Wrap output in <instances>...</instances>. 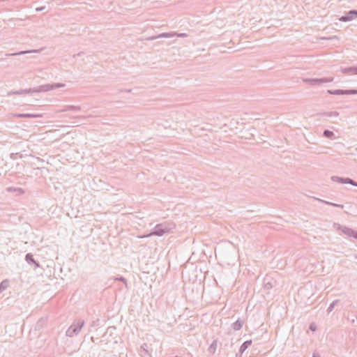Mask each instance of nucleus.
Listing matches in <instances>:
<instances>
[{
    "label": "nucleus",
    "mask_w": 357,
    "mask_h": 357,
    "mask_svg": "<svg viewBox=\"0 0 357 357\" xmlns=\"http://www.w3.org/2000/svg\"><path fill=\"white\" fill-rule=\"evenodd\" d=\"M64 86H65V84H61V83L47 84L38 86H37L36 88H33V89H23V91H24V93L47 92V91H49L51 90L63 87Z\"/></svg>",
    "instance_id": "f257e3e1"
},
{
    "label": "nucleus",
    "mask_w": 357,
    "mask_h": 357,
    "mask_svg": "<svg viewBox=\"0 0 357 357\" xmlns=\"http://www.w3.org/2000/svg\"><path fill=\"white\" fill-rule=\"evenodd\" d=\"M174 227V225H173L172 227H169V225L167 223H161L158 224L154 229L151 231L150 234L144 236V237H149L151 236H162L165 233L169 232L172 228Z\"/></svg>",
    "instance_id": "f03ea898"
},
{
    "label": "nucleus",
    "mask_w": 357,
    "mask_h": 357,
    "mask_svg": "<svg viewBox=\"0 0 357 357\" xmlns=\"http://www.w3.org/2000/svg\"><path fill=\"white\" fill-rule=\"evenodd\" d=\"M84 325V320L79 319L77 321H75L66 331V335L70 337H73L74 336L77 335L80 331L82 330Z\"/></svg>",
    "instance_id": "7ed1b4c3"
},
{
    "label": "nucleus",
    "mask_w": 357,
    "mask_h": 357,
    "mask_svg": "<svg viewBox=\"0 0 357 357\" xmlns=\"http://www.w3.org/2000/svg\"><path fill=\"white\" fill-rule=\"evenodd\" d=\"M303 81L312 86L321 85L325 83H329L333 81V77H324V78H307Z\"/></svg>",
    "instance_id": "20e7f679"
},
{
    "label": "nucleus",
    "mask_w": 357,
    "mask_h": 357,
    "mask_svg": "<svg viewBox=\"0 0 357 357\" xmlns=\"http://www.w3.org/2000/svg\"><path fill=\"white\" fill-rule=\"evenodd\" d=\"M333 227L337 229L340 230L342 232V234H344V235L349 238H354L355 234H356L357 231L351 228L342 226L338 223H334Z\"/></svg>",
    "instance_id": "39448f33"
},
{
    "label": "nucleus",
    "mask_w": 357,
    "mask_h": 357,
    "mask_svg": "<svg viewBox=\"0 0 357 357\" xmlns=\"http://www.w3.org/2000/svg\"><path fill=\"white\" fill-rule=\"evenodd\" d=\"M327 93L331 95H355L357 94L356 89H350V90H343V89H336V90H328Z\"/></svg>",
    "instance_id": "423d86ee"
},
{
    "label": "nucleus",
    "mask_w": 357,
    "mask_h": 357,
    "mask_svg": "<svg viewBox=\"0 0 357 357\" xmlns=\"http://www.w3.org/2000/svg\"><path fill=\"white\" fill-rule=\"evenodd\" d=\"M331 180L333 181L337 182L340 183L351 184L354 186L357 187V182L350 178H343V177L333 176L331 177Z\"/></svg>",
    "instance_id": "0eeeda50"
},
{
    "label": "nucleus",
    "mask_w": 357,
    "mask_h": 357,
    "mask_svg": "<svg viewBox=\"0 0 357 357\" xmlns=\"http://www.w3.org/2000/svg\"><path fill=\"white\" fill-rule=\"evenodd\" d=\"M357 18V10H351L345 15H342L340 20L342 22H349Z\"/></svg>",
    "instance_id": "6e6552de"
},
{
    "label": "nucleus",
    "mask_w": 357,
    "mask_h": 357,
    "mask_svg": "<svg viewBox=\"0 0 357 357\" xmlns=\"http://www.w3.org/2000/svg\"><path fill=\"white\" fill-rule=\"evenodd\" d=\"M175 35H176V32H174V31L168 32V33H162L157 36H153L149 37L147 38V40H156V39L160 38H172V37L175 36Z\"/></svg>",
    "instance_id": "1a4fd4ad"
},
{
    "label": "nucleus",
    "mask_w": 357,
    "mask_h": 357,
    "mask_svg": "<svg viewBox=\"0 0 357 357\" xmlns=\"http://www.w3.org/2000/svg\"><path fill=\"white\" fill-rule=\"evenodd\" d=\"M25 259L29 264H34L36 268L39 266L38 263L34 259L32 254H26L25 256Z\"/></svg>",
    "instance_id": "9d476101"
},
{
    "label": "nucleus",
    "mask_w": 357,
    "mask_h": 357,
    "mask_svg": "<svg viewBox=\"0 0 357 357\" xmlns=\"http://www.w3.org/2000/svg\"><path fill=\"white\" fill-rule=\"evenodd\" d=\"M32 52H39V50H33L21 51L19 52L10 53V54L7 53L5 54V56H14L22 55V54H29V53H32Z\"/></svg>",
    "instance_id": "9b49d317"
},
{
    "label": "nucleus",
    "mask_w": 357,
    "mask_h": 357,
    "mask_svg": "<svg viewBox=\"0 0 357 357\" xmlns=\"http://www.w3.org/2000/svg\"><path fill=\"white\" fill-rule=\"evenodd\" d=\"M342 72L343 74L351 73L354 75H357V66L343 68L342 69Z\"/></svg>",
    "instance_id": "f8f14e48"
},
{
    "label": "nucleus",
    "mask_w": 357,
    "mask_h": 357,
    "mask_svg": "<svg viewBox=\"0 0 357 357\" xmlns=\"http://www.w3.org/2000/svg\"><path fill=\"white\" fill-rule=\"evenodd\" d=\"M251 340L244 342L240 347L239 353L242 354L248 348V347L251 345Z\"/></svg>",
    "instance_id": "ddd939ff"
},
{
    "label": "nucleus",
    "mask_w": 357,
    "mask_h": 357,
    "mask_svg": "<svg viewBox=\"0 0 357 357\" xmlns=\"http://www.w3.org/2000/svg\"><path fill=\"white\" fill-rule=\"evenodd\" d=\"M17 116H18L20 118L35 119V118L41 117L42 115L41 114H19L17 115Z\"/></svg>",
    "instance_id": "4468645a"
},
{
    "label": "nucleus",
    "mask_w": 357,
    "mask_h": 357,
    "mask_svg": "<svg viewBox=\"0 0 357 357\" xmlns=\"http://www.w3.org/2000/svg\"><path fill=\"white\" fill-rule=\"evenodd\" d=\"M315 199L317 201H319V202H320L321 203L326 204L327 205H331V206H335V207H339V208H344V205H342V204H335V203H333V202H328V201H325V200L321 199L319 198H315Z\"/></svg>",
    "instance_id": "2eb2a0df"
},
{
    "label": "nucleus",
    "mask_w": 357,
    "mask_h": 357,
    "mask_svg": "<svg viewBox=\"0 0 357 357\" xmlns=\"http://www.w3.org/2000/svg\"><path fill=\"white\" fill-rule=\"evenodd\" d=\"M6 191L9 192H18L19 194H23L24 192L22 188L15 187H8Z\"/></svg>",
    "instance_id": "dca6fc26"
},
{
    "label": "nucleus",
    "mask_w": 357,
    "mask_h": 357,
    "mask_svg": "<svg viewBox=\"0 0 357 357\" xmlns=\"http://www.w3.org/2000/svg\"><path fill=\"white\" fill-rule=\"evenodd\" d=\"M243 325V321L238 319L232 324V328L235 331L240 330Z\"/></svg>",
    "instance_id": "f3484780"
},
{
    "label": "nucleus",
    "mask_w": 357,
    "mask_h": 357,
    "mask_svg": "<svg viewBox=\"0 0 357 357\" xmlns=\"http://www.w3.org/2000/svg\"><path fill=\"white\" fill-rule=\"evenodd\" d=\"M218 341L216 340H213L211 344L209 346L208 351L210 354H213L217 349Z\"/></svg>",
    "instance_id": "a211bd4d"
},
{
    "label": "nucleus",
    "mask_w": 357,
    "mask_h": 357,
    "mask_svg": "<svg viewBox=\"0 0 357 357\" xmlns=\"http://www.w3.org/2000/svg\"><path fill=\"white\" fill-rule=\"evenodd\" d=\"M9 285V281L4 280L0 283V293L8 288Z\"/></svg>",
    "instance_id": "6ab92c4d"
},
{
    "label": "nucleus",
    "mask_w": 357,
    "mask_h": 357,
    "mask_svg": "<svg viewBox=\"0 0 357 357\" xmlns=\"http://www.w3.org/2000/svg\"><path fill=\"white\" fill-rule=\"evenodd\" d=\"M340 302V300L337 299V300H335L333 301L329 305V307H328L327 309V312L328 314H329L330 312H331L333 311V310L334 309L335 306Z\"/></svg>",
    "instance_id": "aec40b11"
},
{
    "label": "nucleus",
    "mask_w": 357,
    "mask_h": 357,
    "mask_svg": "<svg viewBox=\"0 0 357 357\" xmlns=\"http://www.w3.org/2000/svg\"><path fill=\"white\" fill-rule=\"evenodd\" d=\"M324 136L326 138L332 139L333 137L334 136V133H333V132H332L329 130H325L324 131Z\"/></svg>",
    "instance_id": "412c9836"
},
{
    "label": "nucleus",
    "mask_w": 357,
    "mask_h": 357,
    "mask_svg": "<svg viewBox=\"0 0 357 357\" xmlns=\"http://www.w3.org/2000/svg\"><path fill=\"white\" fill-rule=\"evenodd\" d=\"M324 115L326 116H338L339 113L337 112H329L324 113Z\"/></svg>",
    "instance_id": "4be33fe9"
},
{
    "label": "nucleus",
    "mask_w": 357,
    "mask_h": 357,
    "mask_svg": "<svg viewBox=\"0 0 357 357\" xmlns=\"http://www.w3.org/2000/svg\"><path fill=\"white\" fill-rule=\"evenodd\" d=\"M338 39V37L337 36H331V37H322L321 38V40H337Z\"/></svg>",
    "instance_id": "5701e85b"
},
{
    "label": "nucleus",
    "mask_w": 357,
    "mask_h": 357,
    "mask_svg": "<svg viewBox=\"0 0 357 357\" xmlns=\"http://www.w3.org/2000/svg\"><path fill=\"white\" fill-rule=\"evenodd\" d=\"M115 280L123 282L126 284V286H127V280L124 277L121 276L119 278H116Z\"/></svg>",
    "instance_id": "b1692460"
},
{
    "label": "nucleus",
    "mask_w": 357,
    "mask_h": 357,
    "mask_svg": "<svg viewBox=\"0 0 357 357\" xmlns=\"http://www.w3.org/2000/svg\"><path fill=\"white\" fill-rule=\"evenodd\" d=\"M70 109H71V111H79L81 109V107L79 106H75V105H70Z\"/></svg>",
    "instance_id": "393cba45"
},
{
    "label": "nucleus",
    "mask_w": 357,
    "mask_h": 357,
    "mask_svg": "<svg viewBox=\"0 0 357 357\" xmlns=\"http://www.w3.org/2000/svg\"><path fill=\"white\" fill-rule=\"evenodd\" d=\"M264 287H265V288H266V289H271V288L273 287V286H272L271 283V282H266V283L264 284Z\"/></svg>",
    "instance_id": "a878e982"
},
{
    "label": "nucleus",
    "mask_w": 357,
    "mask_h": 357,
    "mask_svg": "<svg viewBox=\"0 0 357 357\" xmlns=\"http://www.w3.org/2000/svg\"><path fill=\"white\" fill-rule=\"evenodd\" d=\"M69 107H70V105H67L63 109L60 110L59 112H67V111H71V109H70Z\"/></svg>",
    "instance_id": "bb28decb"
},
{
    "label": "nucleus",
    "mask_w": 357,
    "mask_h": 357,
    "mask_svg": "<svg viewBox=\"0 0 357 357\" xmlns=\"http://www.w3.org/2000/svg\"><path fill=\"white\" fill-rule=\"evenodd\" d=\"M177 37H179V38H184V37H186L188 35L185 33H176V35Z\"/></svg>",
    "instance_id": "cd10ccee"
},
{
    "label": "nucleus",
    "mask_w": 357,
    "mask_h": 357,
    "mask_svg": "<svg viewBox=\"0 0 357 357\" xmlns=\"http://www.w3.org/2000/svg\"><path fill=\"white\" fill-rule=\"evenodd\" d=\"M142 347V349H143V350H144L146 353H147V352H148V351H147V347H148L147 344L144 343V344L142 345V347Z\"/></svg>",
    "instance_id": "c85d7f7f"
},
{
    "label": "nucleus",
    "mask_w": 357,
    "mask_h": 357,
    "mask_svg": "<svg viewBox=\"0 0 357 357\" xmlns=\"http://www.w3.org/2000/svg\"><path fill=\"white\" fill-rule=\"evenodd\" d=\"M17 91H10L7 93V96H10L12 95H16Z\"/></svg>",
    "instance_id": "c756f323"
},
{
    "label": "nucleus",
    "mask_w": 357,
    "mask_h": 357,
    "mask_svg": "<svg viewBox=\"0 0 357 357\" xmlns=\"http://www.w3.org/2000/svg\"><path fill=\"white\" fill-rule=\"evenodd\" d=\"M45 6H42V7L37 8L36 9V10L37 12H40V11H43V10H45Z\"/></svg>",
    "instance_id": "7c9ffc66"
},
{
    "label": "nucleus",
    "mask_w": 357,
    "mask_h": 357,
    "mask_svg": "<svg viewBox=\"0 0 357 357\" xmlns=\"http://www.w3.org/2000/svg\"><path fill=\"white\" fill-rule=\"evenodd\" d=\"M22 94H24L23 89L17 91L16 95H22Z\"/></svg>",
    "instance_id": "2f4dec72"
},
{
    "label": "nucleus",
    "mask_w": 357,
    "mask_h": 357,
    "mask_svg": "<svg viewBox=\"0 0 357 357\" xmlns=\"http://www.w3.org/2000/svg\"><path fill=\"white\" fill-rule=\"evenodd\" d=\"M310 329L311 331H314L316 330V326H314L313 324H311V325L310 326Z\"/></svg>",
    "instance_id": "473e14b6"
},
{
    "label": "nucleus",
    "mask_w": 357,
    "mask_h": 357,
    "mask_svg": "<svg viewBox=\"0 0 357 357\" xmlns=\"http://www.w3.org/2000/svg\"><path fill=\"white\" fill-rule=\"evenodd\" d=\"M348 320H349V321L352 324H354V322H355V319H354V318H352V319H350L349 318H348Z\"/></svg>",
    "instance_id": "72a5a7b5"
},
{
    "label": "nucleus",
    "mask_w": 357,
    "mask_h": 357,
    "mask_svg": "<svg viewBox=\"0 0 357 357\" xmlns=\"http://www.w3.org/2000/svg\"><path fill=\"white\" fill-rule=\"evenodd\" d=\"M76 118L82 119H85V117L83 116H76Z\"/></svg>",
    "instance_id": "f704fd0d"
},
{
    "label": "nucleus",
    "mask_w": 357,
    "mask_h": 357,
    "mask_svg": "<svg viewBox=\"0 0 357 357\" xmlns=\"http://www.w3.org/2000/svg\"><path fill=\"white\" fill-rule=\"evenodd\" d=\"M82 54H83V52H79V53H78L77 55V56H82Z\"/></svg>",
    "instance_id": "c9c22d12"
},
{
    "label": "nucleus",
    "mask_w": 357,
    "mask_h": 357,
    "mask_svg": "<svg viewBox=\"0 0 357 357\" xmlns=\"http://www.w3.org/2000/svg\"><path fill=\"white\" fill-rule=\"evenodd\" d=\"M354 238L357 239V231H356V234H355V236H354Z\"/></svg>",
    "instance_id": "e433bc0d"
},
{
    "label": "nucleus",
    "mask_w": 357,
    "mask_h": 357,
    "mask_svg": "<svg viewBox=\"0 0 357 357\" xmlns=\"http://www.w3.org/2000/svg\"><path fill=\"white\" fill-rule=\"evenodd\" d=\"M312 357H319V356H317L314 354Z\"/></svg>",
    "instance_id": "4c0bfd02"
},
{
    "label": "nucleus",
    "mask_w": 357,
    "mask_h": 357,
    "mask_svg": "<svg viewBox=\"0 0 357 357\" xmlns=\"http://www.w3.org/2000/svg\"><path fill=\"white\" fill-rule=\"evenodd\" d=\"M355 257L357 259V255H356Z\"/></svg>",
    "instance_id": "58836bf2"
}]
</instances>
